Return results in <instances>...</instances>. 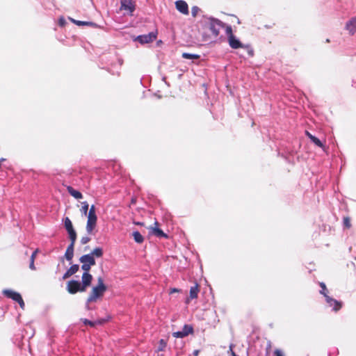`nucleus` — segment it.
Masks as SVG:
<instances>
[{
  "label": "nucleus",
  "instance_id": "1",
  "mask_svg": "<svg viewBox=\"0 0 356 356\" xmlns=\"http://www.w3.org/2000/svg\"><path fill=\"white\" fill-rule=\"evenodd\" d=\"M200 24L203 28L208 29L215 38L219 35L220 29L225 25L220 19L207 15L202 16Z\"/></svg>",
  "mask_w": 356,
  "mask_h": 356
},
{
  "label": "nucleus",
  "instance_id": "2",
  "mask_svg": "<svg viewBox=\"0 0 356 356\" xmlns=\"http://www.w3.org/2000/svg\"><path fill=\"white\" fill-rule=\"evenodd\" d=\"M104 252L102 248H95L90 254H84L79 259L82 264L81 269L83 271H90L91 266L96 264L95 257L100 258L103 256Z\"/></svg>",
  "mask_w": 356,
  "mask_h": 356
},
{
  "label": "nucleus",
  "instance_id": "3",
  "mask_svg": "<svg viewBox=\"0 0 356 356\" xmlns=\"http://www.w3.org/2000/svg\"><path fill=\"white\" fill-rule=\"evenodd\" d=\"M106 290L107 287L104 282L103 278L102 277H99L97 278V285L92 287L87 298V303L95 302L99 299L102 298Z\"/></svg>",
  "mask_w": 356,
  "mask_h": 356
},
{
  "label": "nucleus",
  "instance_id": "4",
  "mask_svg": "<svg viewBox=\"0 0 356 356\" xmlns=\"http://www.w3.org/2000/svg\"><path fill=\"white\" fill-rule=\"evenodd\" d=\"M228 42L229 45L232 49H236L238 48H244L247 50L249 57H252L254 56V49L252 47L250 44H243L236 35H229Z\"/></svg>",
  "mask_w": 356,
  "mask_h": 356
},
{
  "label": "nucleus",
  "instance_id": "5",
  "mask_svg": "<svg viewBox=\"0 0 356 356\" xmlns=\"http://www.w3.org/2000/svg\"><path fill=\"white\" fill-rule=\"evenodd\" d=\"M97 216L96 215V209L95 205H92L89 209L88 214V220L86 224V231L89 234L93 233L97 226Z\"/></svg>",
  "mask_w": 356,
  "mask_h": 356
},
{
  "label": "nucleus",
  "instance_id": "6",
  "mask_svg": "<svg viewBox=\"0 0 356 356\" xmlns=\"http://www.w3.org/2000/svg\"><path fill=\"white\" fill-rule=\"evenodd\" d=\"M2 293L6 297L10 298V299L13 300L14 301L18 302L20 307L22 309H24L25 303L22 299V296L20 295V293H19L16 291L10 290V289H5L3 291Z\"/></svg>",
  "mask_w": 356,
  "mask_h": 356
},
{
  "label": "nucleus",
  "instance_id": "7",
  "mask_svg": "<svg viewBox=\"0 0 356 356\" xmlns=\"http://www.w3.org/2000/svg\"><path fill=\"white\" fill-rule=\"evenodd\" d=\"M67 290L70 294H75L79 291L84 292L82 290L81 283L76 280H70L67 284Z\"/></svg>",
  "mask_w": 356,
  "mask_h": 356
},
{
  "label": "nucleus",
  "instance_id": "8",
  "mask_svg": "<svg viewBox=\"0 0 356 356\" xmlns=\"http://www.w3.org/2000/svg\"><path fill=\"white\" fill-rule=\"evenodd\" d=\"M193 332V327L191 325L185 324L180 331L173 332V337L176 338H184Z\"/></svg>",
  "mask_w": 356,
  "mask_h": 356
},
{
  "label": "nucleus",
  "instance_id": "9",
  "mask_svg": "<svg viewBox=\"0 0 356 356\" xmlns=\"http://www.w3.org/2000/svg\"><path fill=\"white\" fill-rule=\"evenodd\" d=\"M92 278H93L92 275L89 273V271L83 272L82 277H81V284L82 290H83L84 291H86V289L91 285Z\"/></svg>",
  "mask_w": 356,
  "mask_h": 356
},
{
  "label": "nucleus",
  "instance_id": "10",
  "mask_svg": "<svg viewBox=\"0 0 356 356\" xmlns=\"http://www.w3.org/2000/svg\"><path fill=\"white\" fill-rule=\"evenodd\" d=\"M65 227L69 234L70 239H76V233L73 228L72 223L68 217H66L64 221Z\"/></svg>",
  "mask_w": 356,
  "mask_h": 356
},
{
  "label": "nucleus",
  "instance_id": "11",
  "mask_svg": "<svg viewBox=\"0 0 356 356\" xmlns=\"http://www.w3.org/2000/svg\"><path fill=\"white\" fill-rule=\"evenodd\" d=\"M176 9L184 15H188L189 14V10H188V3L184 1V0H177L175 3Z\"/></svg>",
  "mask_w": 356,
  "mask_h": 356
},
{
  "label": "nucleus",
  "instance_id": "12",
  "mask_svg": "<svg viewBox=\"0 0 356 356\" xmlns=\"http://www.w3.org/2000/svg\"><path fill=\"white\" fill-rule=\"evenodd\" d=\"M156 38V33H149L147 35H138L135 40L139 42L140 44H147L152 42Z\"/></svg>",
  "mask_w": 356,
  "mask_h": 356
},
{
  "label": "nucleus",
  "instance_id": "13",
  "mask_svg": "<svg viewBox=\"0 0 356 356\" xmlns=\"http://www.w3.org/2000/svg\"><path fill=\"white\" fill-rule=\"evenodd\" d=\"M325 298L328 306L332 307L334 311L337 312L341 309V303L339 301L330 297L329 296H325Z\"/></svg>",
  "mask_w": 356,
  "mask_h": 356
},
{
  "label": "nucleus",
  "instance_id": "14",
  "mask_svg": "<svg viewBox=\"0 0 356 356\" xmlns=\"http://www.w3.org/2000/svg\"><path fill=\"white\" fill-rule=\"evenodd\" d=\"M71 243L67 248V250L65 253V257L66 259L69 261H71L74 257V247L75 244L76 240L70 239Z\"/></svg>",
  "mask_w": 356,
  "mask_h": 356
},
{
  "label": "nucleus",
  "instance_id": "15",
  "mask_svg": "<svg viewBox=\"0 0 356 356\" xmlns=\"http://www.w3.org/2000/svg\"><path fill=\"white\" fill-rule=\"evenodd\" d=\"M346 29L351 35H353L356 32V16L346 22Z\"/></svg>",
  "mask_w": 356,
  "mask_h": 356
},
{
  "label": "nucleus",
  "instance_id": "16",
  "mask_svg": "<svg viewBox=\"0 0 356 356\" xmlns=\"http://www.w3.org/2000/svg\"><path fill=\"white\" fill-rule=\"evenodd\" d=\"M170 231L168 229L166 230L163 229L161 227L159 222L157 221V238H170V236L169 234Z\"/></svg>",
  "mask_w": 356,
  "mask_h": 356
},
{
  "label": "nucleus",
  "instance_id": "17",
  "mask_svg": "<svg viewBox=\"0 0 356 356\" xmlns=\"http://www.w3.org/2000/svg\"><path fill=\"white\" fill-rule=\"evenodd\" d=\"M305 135L310 139V140L315 144L317 147H323V143L321 142V140L316 137L315 136L312 135L310 132L308 131H305Z\"/></svg>",
  "mask_w": 356,
  "mask_h": 356
},
{
  "label": "nucleus",
  "instance_id": "18",
  "mask_svg": "<svg viewBox=\"0 0 356 356\" xmlns=\"http://www.w3.org/2000/svg\"><path fill=\"white\" fill-rule=\"evenodd\" d=\"M121 8L132 13L134 10V6L131 0H122Z\"/></svg>",
  "mask_w": 356,
  "mask_h": 356
},
{
  "label": "nucleus",
  "instance_id": "19",
  "mask_svg": "<svg viewBox=\"0 0 356 356\" xmlns=\"http://www.w3.org/2000/svg\"><path fill=\"white\" fill-rule=\"evenodd\" d=\"M67 191L72 197L77 200L81 199L83 197V195L81 192L75 190L73 187L70 186H67Z\"/></svg>",
  "mask_w": 356,
  "mask_h": 356
},
{
  "label": "nucleus",
  "instance_id": "20",
  "mask_svg": "<svg viewBox=\"0 0 356 356\" xmlns=\"http://www.w3.org/2000/svg\"><path fill=\"white\" fill-rule=\"evenodd\" d=\"M199 293V285L197 283L195 286H191L190 289V298L194 299L197 298Z\"/></svg>",
  "mask_w": 356,
  "mask_h": 356
},
{
  "label": "nucleus",
  "instance_id": "21",
  "mask_svg": "<svg viewBox=\"0 0 356 356\" xmlns=\"http://www.w3.org/2000/svg\"><path fill=\"white\" fill-rule=\"evenodd\" d=\"M183 58L189 60H197L200 58L199 54L184 52L181 55Z\"/></svg>",
  "mask_w": 356,
  "mask_h": 356
},
{
  "label": "nucleus",
  "instance_id": "22",
  "mask_svg": "<svg viewBox=\"0 0 356 356\" xmlns=\"http://www.w3.org/2000/svg\"><path fill=\"white\" fill-rule=\"evenodd\" d=\"M167 346V342L165 339H161L157 345V353L163 351Z\"/></svg>",
  "mask_w": 356,
  "mask_h": 356
},
{
  "label": "nucleus",
  "instance_id": "23",
  "mask_svg": "<svg viewBox=\"0 0 356 356\" xmlns=\"http://www.w3.org/2000/svg\"><path fill=\"white\" fill-rule=\"evenodd\" d=\"M133 236L135 241L138 243H141L143 241V236L138 231H136L133 233Z\"/></svg>",
  "mask_w": 356,
  "mask_h": 356
},
{
  "label": "nucleus",
  "instance_id": "24",
  "mask_svg": "<svg viewBox=\"0 0 356 356\" xmlns=\"http://www.w3.org/2000/svg\"><path fill=\"white\" fill-rule=\"evenodd\" d=\"M319 285L321 288V289L320 290V293L323 295L324 297H325V296H328L327 289L326 288L325 284L324 282H320Z\"/></svg>",
  "mask_w": 356,
  "mask_h": 356
},
{
  "label": "nucleus",
  "instance_id": "25",
  "mask_svg": "<svg viewBox=\"0 0 356 356\" xmlns=\"http://www.w3.org/2000/svg\"><path fill=\"white\" fill-rule=\"evenodd\" d=\"M79 269V266L78 264H73L70 266V268L67 270L72 275L75 274Z\"/></svg>",
  "mask_w": 356,
  "mask_h": 356
},
{
  "label": "nucleus",
  "instance_id": "26",
  "mask_svg": "<svg viewBox=\"0 0 356 356\" xmlns=\"http://www.w3.org/2000/svg\"><path fill=\"white\" fill-rule=\"evenodd\" d=\"M81 204H82V207L81 209V213L84 215H87V212L88 210V204L86 202H83L81 203Z\"/></svg>",
  "mask_w": 356,
  "mask_h": 356
},
{
  "label": "nucleus",
  "instance_id": "27",
  "mask_svg": "<svg viewBox=\"0 0 356 356\" xmlns=\"http://www.w3.org/2000/svg\"><path fill=\"white\" fill-rule=\"evenodd\" d=\"M71 20H72V22L73 23H74L75 24H76L78 26L92 24L91 22H83V21H79V20H75V19H71Z\"/></svg>",
  "mask_w": 356,
  "mask_h": 356
},
{
  "label": "nucleus",
  "instance_id": "28",
  "mask_svg": "<svg viewBox=\"0 0 356 356\" xmlns=\"http://www.w3.org/2000/svg\"><path fill=\"white\" fill-rule=\"evenodd\" d=\"M83 323L86 325H90L91 327H94L97 325V322L89 321L86 318L82 319Z\"/></svg>",
  "mask_w": 356,
  "mask_h": 356
},
{
  "label": "nucleus",
  "instance_id": "29",
  "mask_svg": "<svg viewBox=\"0 0 356 356\" xmlns=\"http://www.w3.org/2000/svg\"><path fill=\"white\" fill-rule=\"evenodd\" d=\"M200 10V8L197 6H193L191 8V15L193 17H195L197 13Z\"/></svg>",
  "mask_w": 356,
  "mask_h": 356
},
{
  "label": "nucleus",
  "instance_id": "30",
  "mask_svg": "<svg viewBox=\"0 0 356 356\" xmlns=\"http://www.w3.org/2000/svg\"><path fill=\"white\" fill-rule=\"evenodd\" d=\"M225 32L227 35V39L229 38V35H234L232 33V28L230 25L226 26Z\"/></svg>",
  "mask_w": 356,
  "mask_h": 356
},
{
  "label": "nucleus",
  "instance_id": "31",
  "mask_svg": "<svg viewBox=\"0 0 356 356\" xmlns=\"http://www.w3.org/2000/svg\"><path fill=\"white\" fill-rule=\"evenodd\" d=\"M343 225L346 227L349 228L350 227V220L348 217L343 218Z\"/></svg>",
  "mask_w": 356,
  "mask_h": 356
},
{
  "label": "nucleus",
  "instance_id": "32",
  "mask_svg": "<svg viewBox=\"0 0 356 356\" xmlns=\"http://www.w3.org/2000/svg\"><path fill=\"white\" fill-rule=\"evenodd\" d=\"M66 24V21L63 17H60L58 19V25L60 26H64Z\"/></svg>",
  "mask_w": 356,
  "mask_h": 356
},
{
  "label": "nucleus",
  "instance_id": "33",
  "mask_svg": "<svg viewBox=\"0 0 356 356\" xmlns=\"http://www.w3.org/2000/svg\"><path fill=\"white\" fill-rule=\"evenodd\" d=\"M90 241V238L88 237V236H83L81 238V243L82 244H86L88 243L89 241Z\"/></svg>",
  "mask_w": 356,
  "mask_h": 356
},
{
  "label": "nucleus",
  "instance_id": "34",
  "mask_svg": "<svg viewBox=\"0 0 356 356\" xmlns=\"http://www.w3.org/2000/svg\"><path fill=\"white\" fill-rule=\"evenodd\" d=\"M39 250L38 249H36L31 254V258H30V261H35V257H36V255L38 253Z\"/></svg>",
  "mask_w": 356,
  "mask_h": 356
},
{
  "label": "nucleus",
  "instance_id": "35",
  "mask_svg": "<svg viewBox=\"0 0 356 356\" xmlns=\"http://www.w3.org/2000/svg\"><path fill=\"white\" fill-rule=\"evenodd\" d=\"M274 355L275 356H284V353L280 349H275L274 351Z\"/></svg>",
  "mask_w": 356,
  "mask_h": 356
},
{
  "label": "nucleus",
  "instance_id": "36",
  "mask_svg": "<svg viewBox=\"0 0 356 356\" xmlns=\"http://www.w3.org/2000/svg\"><path fill=\"white\" fill-rule=\"evenodd\" d=\"M72 275L68 270H67V272L63 275V279L65 280V279L70 277Z\"/></svg>",
  "mask_w": 356,
  "mask_h": 356
},
{
  "label": "nucleus",
  "instance_id": "37",
  "mask_svg": "<svg viewBox=\"0 0 356 356\" xmlns=\"http://www.w3.org/2000/svg\"><path fill=\"white\" fill-rule=\"evenodd\" d=\"M233 346H234V345H233V344H231V345L229 346V352H230V353H231L232 356H238V355H236V354L233 351V350H232Z\"/></svg>",
  "mask_w": 356,
  "mask_h": 356
},
{
  "label": "nucleus",
  "instance_id": "38",
  "mask_svg": "<svg viewBox=\"0 0 356 356\" xmlns=\"http://www.w3.org/2000/svg\"><path fill=\"white\" fill-rule=\"evenodd\" d=\"M29 268H30L31 270H35V265H34V261H30Z\"/></svg>",
  "mask_w": 356,
  "mask_h": 356
},
{
  "label": "nucleus",
  "instance_id": "39",
  "mask_svg": "<svg viewBox=\"0 0 356 356\" xmlns=\"http://www.w3.org/2000/svg\"><path fill=\"white\" fill-rule=\"evenodd\" d=\"M149 234H153V235H156V227H150Z\"/></svg>",
  "mask_w": 356,
  "mask_h": 356
},
{
  "label": "nucleus",
  "instance_id": "40",
  "mask_svg": "<svg viewBox=\"0 0 356 356\" xmlns=\"http://www.w3.org/2000/svg\"><path fill=\"white\" fill-rule=\"evenodd\" d=\"M106 321L105 319H103V318H102V319H100V320L97 321L96 322H97V324H98V325H102V324L105 323H106Z\"/></svg>",
  "mask_w": 356,
  "mask_h": 356
},
{
  "label": "nucleus",
  "instance_id": "41",
  "mask_svg": "<svg viewBox=\"0 0 356 356\" xmlns=\"http://www.w3.org/2000/svg\"><path fill=\"white\" fill-rule=\"evenodd\" d=\"M180 290L176 288H172L170 289V293H173L175 292H179Z\"/></svg>",
  "mask_w": 356,
  "mask_h": 356
},
{
  "label": "nucleus",
  "instance_id": "42",
  "mask_svg": "<svg viewBox=\"0 0 356 356\" xmlns=\"http://www.w3.org/2000/svg\"><path fill=\"white\" fill-rule=\"evenodd\" d=\"M162 43V40H157V46H159L160 44Z\"/></svg>",
  "mask_w": 356,
  "mask_h": 356
},
{
  "label": "nucleus",
  "instance_id": "43",
  "mask_svg": "<svg viewBox=\"0 0 356 356\" xmlns=\"http://www.w3.org/2000/svg\"><path fill=\"white\" fill-rule=\"evenodd\" d=\"M194 355L195 356H197V354H198V350H195L194 353H193Z\"/></svg>",
  "mask_w": 356,
  "mask_h": 356
},
{
  "label": "nucleus",
  "instance_id": "44",
  "mask_svg": "<svg viewBox=\"0 0 356 356\" xmlns=\"http://www.w3.org/2000/svg\"><path fill=\"white\" fill-rule=\"evenodd\" d=\"M170 216H165V218L168 220L169 219Z\"/></svg>",
  "mask_w": 356,
  "mask_h": 356
},
{
  "label": "nucleus",
  "instance_id": "45",
  "mask_svg": "<svg viewBox=\"0 0 356 356\" xmlns=\"http://www.w3.org/2000/svg\"><path fill=\"white\" fill-rule=\"evenodd\" d=\"M355 84H356V82L353 81V86H354Z\"/></svg>",
  "mask_w": 356,
  "mask_h": 356
},
{
  "label": "nucleus",
  "instance_id": "46",
  "mask_svg": "<svg viewBox=\"0 0 356 356\" xmlns=\"http://www.w3.org/2000/svg\"><path fill=\"white\" fill-rule=\"evenodd\" d=\"M355 84H356V82L353 81V86H354Z\"/></svg>",
  "mask_w": 356,
  "mask_h": 356
}]
</instances>
